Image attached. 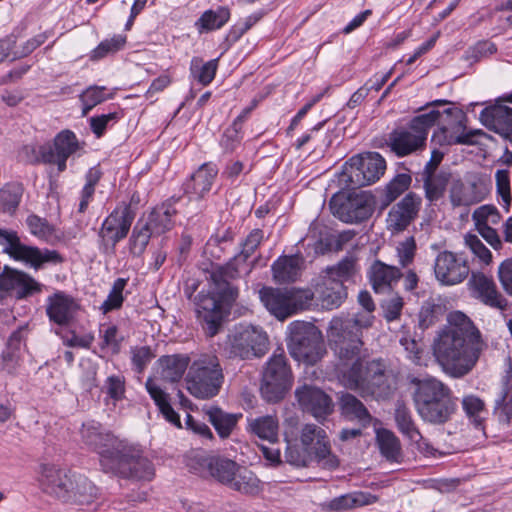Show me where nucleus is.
I'll use <instances>...</instances> for the list:
<instances>
[{"label":"nucleus","instance_id":"1","mask_svg":"<svg viewBox=\"0 0 512 512\" xmlns=\"http://www.w3.org/2000/svg\"><path fill=\"white\" fill-rule=\"evenodd\" d=\"M358 301L365 311L353 317L332 318L327 331L328 341L340 362L341 383L363 397L381 396L388 388L385 365L379 359H366L362 341V330L373 324L375 305L367 291L359 293Z\"/></svg>","mask_w":512,"mask_h":512},{"label":"nucleus","instance_id":"2","mask_svg":"<svg viewBox=\"0 0 512 512\" xmlns=\"http://www.w3.org/2000/svg\"><path fill=\"white\" fill-rule=\"evenodd\" d=\"M485 348L480 330L461 311L448 314L447 325L438 332L432 344L437 363L452 378L469 374Z\"/></svg>","mask_w":512,"mask_h":512},{"label":"nucleus","instance_id":"3","mask_svg":"<svg viewBox=\"0 0 512 512\" xmlns=\"http://www.w3.org/2000/svg\"><path fill=\"white\" fill-rule=\"evenodd\" d=\"M411 382L416 386L413 401L420 418L435 425L449 421L456 408L450 388L435 377L414 378Z\"/></svg>","mask_w":512,"mask_h":512},{"label":"nucleus","instance_id":"4","mask_svg":"<svg viewBox=\"0 0 512 512\" xmlns=\"http://www.w3.org/2000/svg\"><path fill=\"white\" fill-rule=\"evenodd\" d=\"M185 381L187 390L196 398L216 396L224 381L218 357L214 354H201L190 365Z\"/></svg>","mask_w":512,"mask_h":512},{"label":"nucleus","instance_id":"5","mask_svg":"<svg viewBox=\"0 0 512 512\" xmlns=\"http://www.w3.org/2000/svg\"><path fill=\"white\" fill-rule=\"evenodd\" d=\"M440 111L431 110L414 117L407 128L393 130L389 135V147L397 156L404 157L426 145L429 130L437 123Z\"/></svg>","mask_w":512,"mask_h":512},{"label":"nucleus","instance_id":"6","mask_svg":"<svg viewBox=\"0 0 512 512\" xmlns=\"http://www.w3.org/2000/svg\"><path fill=\"white\" fill-rule=\"evenodd\" d=\"M269 349L267 333L259 326L240 324L227 336L224 351L229 358L249 360L263 357Z\"/></svg>","mask_w":512,"mask_h":512},{"label":"nucleus","instance_id":"7","mask_svg":"<svg viewBox=\"0 0 512 512\" xmlns=\"http://www.w3.org/2000/svg\"><path fill=\"white\" fill-rule=\"evenodd\" d=\"M259 297L267 310L279 320H284L299 311L306 310L314 303L310 289H275L263 287Z\"/></svg>","mask_w":512,"mask_h":512},{"label":"nucleus","instance_id":"8","mask_svg":"<svg viewBox=\"0 0 512 512\" xmlns=\"http://www.w3.org/2000/svg\"><path fill=\"white\" fill-rule=\"evenodd\" d=\"M288 333V349L295 360L313 365L322 358V334L315 325L294 321L289 324Z\"/></svg>","mask_w":512,"mask_h":512},{"label":"nucleus","instance_id":"9","mask_svg":"<svg viewBox=\"0 0 512 512\" xmlns=\"http://www.w3.org/2000/svg\"><path fill=\"white\" fill-rule=\"evenodd\" d=\"M214 291L212 294H200L197 303V312L205 324V332L209 337L218 333L222 321L224 306L231 305L238 297V289L230 284V278L226 285H218L212 278Z\"/></svg>","mask_w":512,"mask_h":512},{"label":"nucleus","instance_id":"10","mask_svg":"<svg viewBox=\"0 0 512 512\" xmlns=\"http://www.w3.org/2000/svg\"><path fill=\"white\" fill-rule=\"evenodd\" d=\"M386 170L385 159L376 152L351 157L343 166L341 181L355 189L375 183Z\"/></svg>","mask_w":512,"mask_h":512},{"label":"nucleus","instance_id":"11","mask_svg":"<svg viewBox=\"0 0 512 512\" xmlns=\"http://www.w3.org/2000/svg\"><path fill=\"white\" fill-rule=\"evenodd\" d=\"M292 385L291 371L283 350L273 353L263 372L260 392L267 402H278L284 398Z\"/></svg>","mask_w":512,"mask_h":512},{"label":"nucleus","instance_id":"12","mask_svg":"<svg viewBox=\"0 0 512 512\" xmlns=\"http://www.w3.org/2000/svg\"><path fill=\"white\" fill-rule=\"evenodd\" d=\"M108 466L105 472L120 475L134 480L150 481L154 477V468L151 462L141 456L140 451L133 445L125 442L112 460H106Z\"/></svg>","mask_w":512,"mask_h":512},{"label":"nucleus","instance_id":"13","mask_svg":"<svg viewBox=\"0 0 512 512\" xmlns=\"http://www.w3.org/2000/svg\"><path fill=\"white\" fill-rule=\"evenodd\" d=\"M445 123L434 132L432 139L440 145H472L479 130H467L466 114L458 108H447L440 112L437 122Z\"/></svg>","mask_w":512,"mask_h":512},{"label":"nucleus","instance_id":"14","mask_svg":"<svg viewBox=\"0 0 512 512\" xmlns=\"http://www.w3.org/2000/svg\"><path fill=\"white\" fill-rule=\"evenodd\" d=\"M0 244L4 252L17 261L25 262L38 269L45 263H61L62 256L55 250L39 249L22 244L16 232L0 229Z\"/></svg>","mask_w":512,"mask_h":512},{"label":"nucleus","instance_id":"15","mask_svg":"<svg viewBox=\"0 0 512 512\" xmlns=\"http://www.w3.org/2000/svg\"><path fill=\"white\" fill-rule=\"evenodd\" d=\"M374 198L366 192L348 196L333 195L329 206L332 214L345 223H358L369 218L374 211Z\"/></svg>","mask_w":512,"mask_h":512},{"label":"nucleus","instance_id":"16","mask_svg":"<svg viewBox=\"0 0 512 512\" xmlns=\"http://www.w3.org/2000/svg\"><path fill=\"white\" fill-rule=\"evenodd\" d=\"M263 238L264 233L261 229H253L241 243L240 253L226 265L215 267L210 277L221 287L226 285L228 278L235 279L244 271L249 273L251 267L247 265V260L261 244Z\"/></svg>","mask_w":512,"mask_h":512},{"label":"nucleus","instance_id":"17","mask_svg":"<svg viewBox=\"0 0 512 512\" xmlns=\"http://www.w3.org/2000/svg\"><path fill=\"white\" fill-rule=\"evenodd\" d=\"M300 443L319 466L334 469L339 465L337 457L331 451V445L326 431L315 425L305 424L299 434Z\"/></svg>","mask_w":512,"mask_h":512},{"label":"nucleus","instance_id":"18","mask_svg":"<svg viewBox=\"0 0 512 512\" xmlns=\"http://www.w3.org/2000/svg\"><path fill=\"white\" fill-rule=\"evenodd\" d=\"M80 435L83 443L99 454L103 470L108 466L106 460H112L126 442L104 431L96 422L84 423Z\"/></svg>","mask_w":512,"mask_h":512},{"label":"nucleus","instance_id":"19","mask_svg":"<svg viewBox=\"0 0 512 512\" xmlns=\"http://www.w3.org/2000/svg\"><path fill=\"white\" fill-rule=\"evenodd\" d=\"M134 220L130 205H118L103 221L99 237L105 251H114L116 244L126 238Z\"/></svg>","mask_w":512,"mask_h":512},{"label":"nucleus","instance_id":"20","mask_svg":"<svg viewBox=\"0 0 512 512\" xmlns=\"http://www.w3.org/2000/svg\"><path fill=\"white\" fill-rule=\"evenodd\" d=\"M466 286L471 298L494 309H506L507 300L498 290L491 275L482 271H472Z\"/></svg>","mask_w":512,"mask_h":512},{"label":"nucleus","instance_id":"21","mask_svg":"<svg viewBox=\"0 0 512 512\" xmlns=\"http://www.w3.org/2000/svg\"><path fill=\"white\" fill-rule=\"evenodd\" d=\"M449 201L453 208L469 207L483 201L488 193L477 176L453 177L449 185Z\"/></svg>","mask_w":512,"mask_h":512},{"label":"nucleus","instance_id":"22","mask_svg":"<svg viewBox=\"0 0 512 512\" xmlns=\"http://www.w3.org/2000/svg\"><path fill=\"white\" fill-rule=\"evenodd\" d=\"M470 273L467 261L451 251L440 252L434 263V274L443 286L462 283Z\"/></svg>","mask_w":512,"mask_h":512},{"label":"nucleus","instance_id":"23","mask_svg":"<svg viewBox=\"0 0 512 512\" xmlns=\"http://www.w3.org/2000/svg\"><path fill=\"white\" fill-rule=\"evenodd\" d=\"M295 397L301 409L318 421L325 420L334 410L331 397L318 387L303 385L295 390Z\"/></svg>","mask_w":512,"mask_h":512},{"label":"nucleus","instance_id":"24","mask_svg":"<svg viewBox=\"0 0 512 512\" xmlns=\"http://www.w3.org/2000/svg\"><path fill=\"white\" fill-rule=\"evenodd\" d=\"M79 142L76 135L64 130L54 139L53 146L44 145L40 147V156L44 163L56 164L60 172L66 169V161L79 149Z\"/></svg>","mask_w":512,"mask_h":512},{"label":"nucleus","instance_id":"25","mask_svg":"<svg viewBox=\"0 0 512 512\" xmlns=\"http://www.w3.org/2000/svg\"><path fill=\"white\" fill-rule=\"evenodd\" d=\"M394 418L399 432L410 442L414 443L423 455L435 457L439 454L438 450L422 436L410 409L404 403L398 402L396 404Z\"/></svg>","mask_w":512,"mask_h":512},{"label":"nucleus","instance_id":"26","mask_svg":"<svg viewBox=\"0 0 512 512\" xmlns=\"http://www.w3.org/2000/svg\"><path fill=\"white\" fill-rule=\"evenodd\" d=\"M73 472L55 464H41L37 481L41 490L57 499L64 500Z\"/></svg>","mask_w":512,"mask_h":512},{"label":"nucleus","instance_id":"27","mask_svg":"<svg viewBox=\"0 0 512 512\" xmlns=\"http://www.w3.org/2000/svg\"><path fill=\"white\" fill-rule=\"evenodd\" d=\"M421 206V198L415 193H408L388 212L386 226L392 233L404 231L416 218Z\"/></svg>","mask_w":512,"mask_h":512},{"label":"nucleus","instance_id":"28","mask_svg":"<svg viewBox=\"0 0 512 512\" xmlns=\"http://www.w3.org/2000/svg\"><path fill=\"white\" fill-rule=\"evenodd\" d=\"M312 293L316 304L327 310L339 307L347 297L346 287L340 281L325 275L315 284Z\"/></svg>","mask_w":512,"mask_h":512},{"label":"nucleus","instance_id":"29","mask_svg":"<svg viewBox=\"0 0 512 512\" xmlns=\"http://www.w3.org/2000/svg\"><path fill=\"white\" fill-rule=\"evenodd\" d=\"M479 119L487 129L512 142V108L502 104L486 107Z\"/></svg>","mask_w":512,"mask_h":512},{"label":"nucleus","instance_id":"30","mask_svg":"<svg viewBox=\"0 0 512 512\" xmlns=\"http://www.w3.org/2000/svg\"><path fill=\"white\" fill-rule=\"evenodd\" d=\"M198 468L195 471L202 476H211L218 482L228 486L237 467L235 461L219 456H201L197 458Z\"/></svg>","mask_w":512,"mask_h":512},{"label":"nucleus","instance_id":"31","mask_svg":"<svg viewBox=\"0 0 512 512\" xmlns=\"http://www.w3.org/2000/svg\"><path fill=\"white\" fill-rule=\"evenodd\" d=\"M218 175L216 164H202L185 184V193L190 200H202L210 192Z\"/></svg>","mask_w":512,"mask_h":512},{"label":"nucleus","instance_id":"32","mask_svg":"<svg viewBox=\"0 0 512 512\" xmlns=\"http://www.w3.org/2000/svg\"><path fill=\"white\" fill-rule=\"evenodd\" d=\"M13 290L19 297H25L40 291V285L26 273L5 267L0 274V299Z\"/></svg>","mask_w":512,"mask_h":512},{"label":"nucleus","instance_id":"33","mask_svg":"<svg viewBox=\"0 0 512 512\" xmlns=\"http://www.w3.org/2000/svg\"><path fill=\"white\" fill-rule=\"evenodd\" d=\"M79 305L71 296L57 292L47 299L46 312L50 321L60 325H68L74 318Z\"/></svg>","mask_w":512,"mask_h":512},{"label":"nucleus","instance_id":"34","mask_svg":"<svg viewBox=\"0 0 512 512\" xmlns=\"http://www.w3.org/2000/svg\"><path fill=\"white\" fill-rule=\"evenodd\" d=\"M68 495L63 501L90 504L98 496V488L84 475L73 472L68 486Z\"/></svg>","mask_w":512,"mask_h":512},{"label":"nucleus","instance_id":"35","mask_svg":"<svg viewBox=\"0 0 512 512\" xmlns=\"http://www.w3.org/2000/svg\"><path fill=\"white\" fill-rule=\"evenodd\" d=\"M400 270L395 266L375 261L370 268V281L376 293H385L401 278Z\"/></svg>","mask_w":512,"mask_h":512},{"label":"nucleus","instance_id":"36","mask_svg":"<svg viewBox=\"0 0 512 512\" xmlns=\"http://www.w3.org/2000/svg\"><path fill=\"white\" fill-rule=\"evenodd\" d=\"M246 430L259 439L275 443L278 440L279 420L276 415L248 417Z\"/></svg>","mask_w":512,"mask_h":512},{"label":"nucleus","instance_id":"37","mask_svg":"<svg viewBox=\"0 0 512 512\" xmlns=\"http://www.w3.org/2000/svg\"><path fill=\"white\" fill-rule=\"evenodd\" d=\"M159 375L167 382H177L189 365V357L184 355H165L157 360Z\"/></svg>","mask_w":512,"mask_h":512},{"label":"nucleus","instance_id":"38","mask_svg":"<svg viewBox=\"0 0 512 512\" xmlns=\"http://www.w3.org/2000/svg\"><path fill=\"white\" fill-rule=\"evenodd\" d=\"M452 178L451 173L444 170L422 175L425 198L430 203H435L443 198Z\"/></svg>","mask_w":512,"mask_h":512},{"label":"nucleus","instance_id":"39","mask_svg":"<svg viewBox=\"0 0 512 512\" xmlns=\"http://www.w3.org/2000/svg\"><path fill=\"white\" fill-rule=\"evenodd\" d=\"M25 328L21 327L9 337L7 347L1 356V367L9 374L16 372L21 362V346Z\"/></svg>","mask_w":512,"mask_h":512},{"label":"nucleus","instance_id":"40","mask_svg":"<svg viewBox=\"0 0 512 512\" xmlns=\"http://www.w3.org/2000/svg\"><path fill=\"white\" fill-rule=\"evenodd\" d=\"M176 210L170 204L155 207L143 223L153 235H161L173 227L172 217Z\"/></svg>","mask_w":512,"mask_h":512},{"label":"nucleus","instance_id":"41","mask_svg":"<svg viewBox=\"0 0 512 512\" xmlns=\"http://www.w3.org/2000/svg\"><path fill=\"white\" fill-rule=\"evenodd\" d=\"M303 264L300 255L283 256L272 265L273 277L277 282L285 283L296 280Z\"/></svg>","mask_w":512,"mask_h":512},{"label":"nucleus","instance_id":"42","mask_svg":"<svg viewBox=\"0 0 512 512\" xmlns=\"http://www.w3.org/2000/svg\"><path fill=\"white\" fill-rule=\"evenodd\" d=\"M145 386L150 397L154 400L165 419L176 427H181L180 417L170 405L169 395L151 378L147 379Z\"/></svg>","mask_w":512,"mask_h":512},{"label":"nucleus","instance_id":"43","mask_svg":"<svg viewBox=\"0 0 512 512\" xmlns=\"http://www.w3.org/2000/svg\"><path fill=\"white\" fill-rule=\"evenodd\" d=\"M227 487L242 494L255 495L261 491V482L251 470L239 465Z\"/></svg>","mask_w":512,"mask_h":512},{"label":"nucleus","instance_id":"44","mask_svg":"<svg viewBox=\"0 0 512 512\" xmlns=\"http://www.w3.org/2000/svg\"><path fill=\"white\" fill-rule=\"evenodd\" d=\"M377 501L378 497L376 495L359 491L341 495L339 497L332 499L329 502L328 507L330 510L333 511H342L370 505L376 503Z\"/></svg>","mask_w":512,"mask_h":512},{"label":"nucleus","instance_id":"45","mask_svg":"<svg viewBox=\"0 0 512 512\" xmlns=\"http://www.w3.org/2000/svg\"><path fill=\"white\" fill-rule=\"evenodd\" d=\"M209 421L221 438H228L235 428L241 414L226 413L218 407H210L206 410Z\"/></svg>","mask_w":512,"mask_h":512},{"label":"nucleus","instance_id":"46","mask_svg":"<svg viewBox=\"0 0 512 512\" xmlns=\"http://www.w3.org/2000/svg\"><path fill=\"white\" fill-rule=\"evenodd\" d=\"M23 190L19 183H7L0 188V213L14 215L21 202Z\"/></svg>","mask_w":512,"mask_h":512},{"label":"nucleus","instance_id":"47","mask_svg":"<svg viewBox=\"0 0 512 512\" xmlns=\"http://www.w3.org/2000/svg\"><path fill=\"white\" fill-rule=\"evenodd\" d=\"M230 18L228 8L220 6L215 10L205 11L196 22L199 32L216 30L224 26Z\"/></svg>","mask_w":512,"mask_h":512},{"label":"nucleus","instance_id":"48","mask_svg":"<svg viewBox=\"0 0 512 512\" xmlns=\"http://www.w3.org/2000/svg\"><path fill=\"white\" fill-rule=\"evenodd\" d=\"M357 259L354 256H346L336 265L328 266L324 270V275L333 277L335 281H340L344 285L357 273Z\"/></svg>","mask_w":512,"mask_h":512},{"label":"nucleus","instance_id":"49","mask_svg":"<svg viewBox=\"0 0 512 512\" xmlns=\"http://www.w3.org/2000/svg\"><path fill=\"white\" fill-rule=\"evenodd\" d=\"M376 439L381 454L387 460L396 461L400 457V441L393 432L387 429H380L376 433Z\"/></svg>","mask_w":512,"mask_h":512},{"label":"nucleus","instance_id":"50","mask_svg":"<svg viewBox=\"0 0 512 512\" xmlns=\"http://www.w3.org/2000/svg\"><path fill=\"white\" fill-rule=\"evenodd\" d=\"M26 223L30 233L37 238L49 244H54L59 240L55 227L46 219L33 214L27 217Z\"/></svg>","mask_w":512,"mask_h":512},{"label":"nucleus","instance_id":"51","mask_svg":"<svg viewBox=\"0 0 512 512\" xmlns=\"http://www.w3.org/2000/svg\"><path fill=\"white\" fill-rule=\"evenodd\" d=\"M494 414L500 423L512 424V378L506 382L501 396L495 401Z\"/></svg>","mask_w":512,"mask_h":512},{"label":"nucleus","instance_id":"52","mask_svg":"<svg viewBox=\"0 0 512 512\" xmlns=\"http://www.w3.org/2000/svg\"><path fill=\"white\" fill-rule=\"evenodd\" d=\"M340 407L342 413L351 419L368 422L370 414L361 401L354 395L346 393L340 398Z\"/></svg>","mask_w":512,"mask_h":512},{"label":"nucleus","instance_id":"53","mask_svg":"<svg viewBox=\"0 0 512 512\" xmlns=\"http://www.w3.org/2000/svg\"><path fill=\"white\" fill-rule=\"evenodd\" d=\"M218 68V58L203 63L200 58L191 60V73L200 84L208 85L214 79Z\"/></svg>","mask_w":512,"mask_h":512},{"label":"nucleus","instance_id":"54","mask_svg":"<svg viewBox=\"0 0 512 512\" xmlns=\"http://www.w3.org/2000/svg\"><path fill=\"white\" fill-rule=\"evenodd\" d=\"M153 234L143 223L138 222L132 231V234L129 239V250L133 256L139 257L141 256Z\"/></svg>","mask_w":512,"mask_h":512},{"label":"nucleus","instance_id":"55","mask_svg":"<svg viewBox=\"0 0 512 512\" xmlns=\"http://www.w3.org/2000/svg\"><path fill=\"white\" fill-rule=\"evenodd\" d=\"M462 406L474 425L481 428L487 414L483 400L475 395H467L462 399Z\"/></svg>","mask_w":512,"mask_h":512},{"label":"nucleus","instance_id":"56","mask_svg":"<svg viewBox=\"0 0 512 512\" xmlns=\"http://www.w3.org/2000/svg\"><path fill=\"white\" fill-rule=\"evenodd\" d=\"M286 441L287 447L284 457L287 463L296 467H307L314 462V459L304 446H299L297 443H293L288 439Z\"/></svg>","mask_w":512,"mask_h":512},{"label":"nucleus","instance_id":"57","mask_svg":"<svg viewBox=\"0 0 512 512\" xmlns=\"http://www.w3.org/2000/svg\"><path fill=\"white\" fill-rule=\"evenodd\" d=\"M106 87L104 86H91L87 88L80 96L82 103V114L85 116L92 110L96 105L109 99L111 95H107Z\"/></svg>","mask_w":512,"mask_h":512},{"label":"nucleus","instance_id":"58","mask_svg":"<svg viewBox=\"0 0 512 512\" xmlns=\"http://www.w3.org/2000/svg\"><path fill=\"white\" fill-rule=\"evenodd\" d=\"M127 280L124 278H117L106 298L100 306V310L106 314L112 310L118 309L122 306L124 301L123 291L126 287Z\"/></svg>","mask_w":512,"mask_h":512},{"label":"nucleus","instance_id":"59","mask_svg":"<svg viewBox=\"0 0 512 512\" xmlns=\"http://www.w3.org/2000/svg\"><path fill=\"white\" fill-rule=\"evenodd\" d=\"M126 43V36L114 35L110 39L103 40L99 45L91 52L90 58L93 61L102 59L108 54L115 53L122 49Z\"/></svg>","mask_w":512,"mask_h":512},{"label":"nucleus","instance_id":"60","mask_svg":"<svg viewBox=\"0 0 512 512\" xmlns=\"http://www.w3.org/2000/svg\"><path fill=\"white\" fill-rule=\"evenodd\" d=\"M464 243L482 264L488 266L492 263L493 257L491 251L482 243L477 235L467 233L464 236Z\"/></svg>","mask_w":512,"mask_h":512},{"label":"nucleus","instance_id":"61","mask_svg":"<svg viewBox=\"0 0 512 512\" xmlns=\"http://www.w3.org/2000/svg\"><path fill=\"white\" fill-rule=\"evenodd\" d=\"M100 337L102 339V348L109 349L113 354L120 351L123 336L119 335L118 328L115 325H102L100 328Z\"/></svg>","mask_w":512,"mask_h":512},{"label":"nucleus","instance_id":"62","mask_svg":"<svg viewBox=\"0 0 512 512\" xmlns=\"http://www.w3.org/2000/svg\"><path fill=\"white\" fill-rule=\"evenodd\" d=\"M495 182L497 194L501 198L503 205L508 208L511 201V180L508 169H498L495 173Z\"/></svg>","mask_w":512,"mask_h":512},{"label":"nucleus","instance_id":"63","mask_svg":"<svg viewBox=\"0 0 512 512\" xmlns=\"http://www.w3.org/2000/svg\"><path fill=\"white\" fill-rule=\"evenodd\" d=\"M261 12L253 13L244 19L239 20L227 34V40L230 42L238 41L249 29H251L261 18Z\"/></svg>","mask_w":512,"mask_h":512},{"label":"nucleus","instance_id":"64","mask_svg":"<svg viewBox=\"0 0 512 512\" xmlns=\"http://www.w3.org/2000/svg\"><path fill=\"white\" fill-rule=\"evenodd\" d=\"M411 180V176L408 174L396 175L386 186L387 201L392 202L405 192L409 188Z\"/></svg>","mask_w":512,"mask_h":512}]
</instances>
